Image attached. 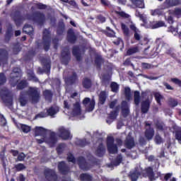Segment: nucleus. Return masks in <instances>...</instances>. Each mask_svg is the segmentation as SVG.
I'll return each mask as SVG.
<instances>
[{
	"instance_id": "f257e3e1",
	"label": "nucleus",
	"mask_w": 181,
	"mask_h": 181,
	"mask_svg": "<svg viewBox=\"0 0 181 181\" xmlns=\"http://www.w3.org/2000/svg\"><path fill=\"white\" fill-rule=\"evenodd\" d=\"M0 98L8 109H11L13 105V98L11 90L7 88H4L0 90Z\"/></svg>"
},
{
	"instance_id": "f03ea898",
	"label": "nucleus",
	"mask_w": 181,
	"mask_h": 181,
	"mask_svg": "<svg viewBox=\"0 0 181 181\" xmlns=\"http://www.w3.org/2000/svg\"><path fill=\"white\" fill-rule=\"evenodd\" d=\"M28 97L31 99L33 103H38L40 100V92L37 88L30 87L27 91Z\"/></svg>"
},
{
	"instance_id": "7ed1b4c3",
	"label": "nucleus",
	"mask_w": 181,
	"mask_h": 181,
	"mask_svg": "<svg viewBox=\"0 0 181 181\" xmlns=\"http://www.w3.org/2000/svg\"><path fill=\"white\" fill-rule=\"evenodd\" d=\"M43 49L45 52H49L51 45V32L49 29H44L42 33Z\"/></svg>"
},
{
	"instance_id": "20e7f679",
	"label": "nucleus",
	"mask_w": 181,
	"mask_h": 181,
	"mask_svg": "<svg viewBox=\"0 0 181 181\" xmlns=\"http://www.w3.org/2000/svg\"><path fill=\"white\" fill-rule=\"evenodd\" d=\"M115 139L113 136H109L107 137V151L110 154H116L118 152L117 144H114Z\"/></svg>"
},
{
	"instance_id": "39448f33",
	"label": "nucleus",
	"mask_w": 181,
	"mask_h": 181,
	"mask_svg": "<svg viewBox=\"0 0 181 181\" xmlns=\"http://www.w3.org/2000/svg\"><path fill=\"white\" fill-rule=\"evenodd\" d=\"M31 18L34 23L40 25H44L46 21L45 15L40 11L34 12L31 16Z\"/></svg>"
},
{
	"instance_id": "423d86ee",
	"label": "nucleus",
	"mask_w": 181,
	"mask_h": 181,
	"mask_svg": "<svg viewBox=\"0 0 181 181\" xmlns=\"http://www.w3.org/2000/svg\"><path fill=\"white\" fill-rule=\"evenodd\" d=\"M59 111V107H58L57 105H53L47 110V113L41 112V114H39L38 115L40 116V117L42 118L47 117V116L53 117L56 115Z\"/></svg>"
},
{
	"instance_id": "0eeeda50",
	"label": "nucleus",
	"mask_w": 181,
	"mask_h": 181,
	"mask_svg": "<svg viewBox=\"0 0 181 181\" xmlns=\"http://www.w3.org/2000/svg\"><path fill=\"white\" fill-rule=\"evenodd\" d=\"M44 175L47 181H57L58 177L54 170L47 168L44 170Z\"/></svg>"
},
{
	"instance_id": "6e6552de",
	"label": "nucleus",
	"mask_w": 181,
	"mask_h": 181,
	"mask_svg": "<svg viewBox=\"0 0 181 181\" xmlns=\"http://www.w3.org/2000/svg\"><path fill=\"white\" fill-rule=\"evenodd\" d=\"M77 164L83 171H88L90 168V164L86 161L83 156L78 157Z\"/></svg>"
},
{
	"instance_id": "1a4fd4ad",
	"label": "nucleus",
	"mask_w": 181,
	"mask_h": 181,
	"mask_svg": "<svg viewBox=\"0 0 181 181\" xmlns=\"http://www.w3.org/2000/svg\"><path fill=\"white\" fill-rule=\"evenodd\" d=\"M163 27H167L165 21H148V25H146V29H158Z\"/></svg>"
},
{
	"instance_id": "9d476101",
	"label": "nucleus",
	"mask_w": 181,
	"mask_h": 181,
	"mask_svg": "<svg viewBox=\"0 0 181 181\" xmlns=\"http://www.w3.org/2000/svg\"><path fill=\"white\" fill-rule=\"evenodd\" d=\"M78 37L75 35L73 28H69L66 31V41L70 44H75L77 42Z\"/></svg>"
},
{
	"instance_id": "9b49d317",
	"label": "nucleus",
	"mask_w": 181,
	"mask_h": 181,
	"mask_svg": "<svg viewBox=\"0 0 181 181\" xmlns=\"http://www.w3.org/2000/svg\"><path fill=\"white\" fill-rule=\"evenodd\" d=\"M58 132H59V137L61 138V139L66 141L71 139L70 137L71 136L70 132L66 128H64V127H61L59 129Z\"/></svg>"
},
{
	"instance_id": "f8f14e48",
	"label": "nucleus",
	"mask_w": 181,
	"mask_h": 181,
	"mask_svg": "<svg viewBox=\"0 0 181 181\" xmlns=\"http://www.w3.org/2000/svg\"><path fill=\"white\" fill-rule=\"evenodd\" d=\"M58 170L60 174L63 175H66L70 171L69 166L64 161L59 162L58 163Z\"/></svg>"
},
{
	"instance_id": "ddd939ff",
	"label": "nucleus",
	"mask_w": 181,
	"mask_h": 181,
	"mask_svg": "<svg viewBox=\"0 0 181 181\" xmlns=\"http://www.w3.org/2000/svg\"><path fill=\"white\" fill-rule=\"evenodd\" d=\"M151 102L149 98H147L145 100H143L141 103V110L142 114H146L148 112L151 107Z\"/></svg>"
},
{
	"instance_id": "4468645a",
	"label": "nucleus",
	"mask_w": 181,
	"mask_h": 181,
	"mask_svg": "<svg viewBox=\"0 0 181 181\" xmlns=\"http://www.w3.org/2000/svg\"><path fill=\"white\" fill-rule=\"evenodd\" d=\"M8 60V52L6 49H0V66L6 64Z\"/></svg>"
},
{
	"instance_id": "2eb2a0df",
	"label": "nucleus",
	"mask_w": 181,
	"mask_h": 181,
	"mask_svg": "<svg viewBox=\"0 0 181 181\" xmlns=\"http://www.w3.org/2000/svg\"><path fill=\"white\" fill-rule=\"evenodd\" d=\"M13 19L15 22L16 26L22 25L24 17L22 16V13L20 11H16L13 13Z\"/></svg>"
},
{
	"instance_id": "dca6fc26",
	"label": "nucleus",
	"mask_w": 181,
	"mask_h": 181,
	"mask_svg": "<svg viewBox=\"0 0 181 181\" xmlns=\"http://www.w3.org/2000/svg\"><path fill=\"white\" fill-rule=\"evenodd\" d=\"M72 55L76 58L77 62L82 60V56L81 54V49L78 45H74L71 49Z\"/></svg>"
},
{
	"instance_id": "f3484780",
	"label": "nucleus",
	"mask_w": 181,
	"mask_h": 181,
	"mask_svg": "<svg viewBox=\"0 0 181 181\" xmlns=\"http://www.w3.org/2000/svg\"><path fill=\"white\" fill-rule=\"evenodd\" d=\"M61 55L62 56V59H61V63L62 64L67 66L71 60V57L70 56V52L69 51H64Z\"/></svg>"
},
{
	"instance_id": "a211bd4d",
	"label": "nucleus",
	"mask_w": 181,
	"mask_h": 181,
	"mask_svg": "<svg viewBox=\"0 0 181 181\" xmlns=\"http://www.w3.org/2000/svg\"><path fill=\"white\" fill-rule=\"evenodd\" d=\"M105 152H106V148L104 144H103L102 143L99 144V145L97 147V149L95 150V155L98 158H103L104 157Z\"/></svg>"
},
{
	"instance_id": "6ab92c4d",
	"label": "nucleus",
	"mask_w": 181,
	"mask_h": 181,
	"mask_svg": "<svg viewBox=\"0 0 181 181\" xmlns=\"http://www.w3.org/2000/svg\"><path fill=\"white\" fill-rule=\"evenodd\" d=\"M119 106H117L115 107V110L114 111H110L109 115L107 116V123L111 124L112 121H110V119H116L117 117L118 116L119 113Z\"/></svg>"
},
{
	"instance_id": "aec40b11",
	"label": "nucleus",
	"mask_w": 181,
	"mask_h": 181,
	"mask_svg": "<svg viewBox=\"0 0 181 181\" xmlns=\"http://www.w3.org/2000/svg\"><path fill=\"white\" fill-rule=\"evenodd\" d=\"M13 36V30L12 25H10L7 30L6 31L5 35H4V42L8 43L12 37Z\"/></svg>"
},
{
	"instance_id": "412c9836",
	"label": "nucleus",
	"mask_w": 181,
	"mask_h": 181,
	"mask_svg": "<svg viewBox=\"0 0 181 181\" xmlns=\"http://www.w3.org/2000/svg\"><path fill=\"white\" fill-rule=\"evenodd\" d=\"M47 130L45 128L42 127L37 126L34 129V136H45L47 134Z\"/></svg>"
},
{
	"instance_id": "4be33fe9",
	"label": "nucleus",
	"mask_w": 181,
	"mask_h": 181,
	"mask_svg": "<svg viewBox=\"0 0 181 181\" xmlns=\"http://www.w3.org/2000/svg\"><path fill=\"white\" fill-rule=\"evenodd\" d=\"M124 147L128 149H132L135 147V142L134 137H128L124 140Z\"/></svg>"
},
{
	"instance_id": "5701e85b",
	"label": "nucleus",
	"mask_w": 181,
	"mask_h": 181,
	"mask_svg": "<svg viewBox=\"0 0 181 181\" xmlns=\"http://www.w3.org/2000/svg\"><path fill=\"white\" fill-rule=\"evenodd\" d=\"M164 5L167 8L179 6L181 5V0H165Z\"/></svg>"
},
{
	"instance_id": "b1692460",
	"label": "nucleus",
	"mask_w": 181,
	"mask_h": 181,
	"mask_svg": "<svg viewBox=\"0 0 181 181\" xmlns=\"http://www.w3.org/2000/svg\"><path fill=\"white\" fill-rule=\"evenodd\" d=\"M121 112H122V115H123L124 118L128 117L129 114V109L127 106V102L126 101L122 102Z\"/></svg>"
},
{
	"instance_id": "393cba45",
	"label": "nucleus",
	"mask_w": 181,
	"mask_h": 181,
	"mask_svg": "<svg viewBox=\"0 0 181 181\" xmlns=\"http://www.w3.org/2000/svg\"><path fill=\"white\" fill-rule=\"evenodd\" d=\"M120 26H121L122 32L123 33V35L124 36V38L127 40H129L130 37V32L128 26L124 23H121Z\"/></svg>"
},
{
	"instance_id": "a878e982",
	"label": "nucleus",
	"mask_w": 181,
	"mask_h": 181,
	"mask_svg": "<svg viewBox=\"0 0 181 181\" xmlns=\"http://www.w3.org/2000/svg\"><path fill=\"white\" fill-rule=\"evenodd\" d=\"M76 146L80 148H85L90 144V141L86 140V139H77L75 142Z\"/></svg>"
},
{
	"instance_id": "bb28decb",
	"label": "nucleus",
	"mask_w": 181,
	"mask_h": 181,
	"mask_svg": "<svg viewBox=\"0 0 181 181\" xmlns=\"http://www.w3.org/2000/svg\"><path fill=\"white\" fill-rule=\"evenodd\" d=\"M66 32V25L63 21L59 22L57 28V33L59 36L62 35Z\"/></svg>"
},
{
	"instance_id": "cd10ccee",
	"label": "nucleus",
	"mask_w": 181,
	"mask_h": 181,
	"mask_svg": "<svg viewBox=\"0 0 181 181\" xmlns=\"http://www.w3.org/2000/svg\"><path fill=\"white\" fill-rule=\"evenodd\" d=\"M155 135V131L153 128L149 127L145 132V137L148 141H151L153 139Z\"/></svg>"
},
{
	"instance_id": "c85d7f7f",
	"label": "nucleus",
	"mask_w": 181,
	"mask_h": 181,
	"mask_svg": "<svg viewBox=\"0 0 181 181\" xmlns=\"http://www.w3.org/2000/svg\"><path fill=\"white\" fill-rule=\"evenodd\" d=\"M82 86L85 89H90L93 86V82L90 78H83Z\"/></svg>"
},
{
	"instance_id": "c756f323",
	"label": "nucleus",
	"mask_w": 181,
	"mask_h": 181,
	"mask_svg": "<svg viewBox=\"0 0 181 181\" xmlns=\"http://www.w3.org/2000/svg\"><path fill=\"white\" fill-rule=\"evenodd\" d=\"M107 100V93L105 90H102L99 94L98 104L104 105Z\"/></svg>"
},
{
	"instance_id": "7c9ffc66",
	"label": "nucleus",
	"mask_w": 181,
	"mask_h": 181,
	"mask_svg": "<svg viewBox=\"0 0 181 181\" xmlns=\"http://www.w3.org/2000/svg\"><path fill=\"white\" fill-rule=\"evenodd\" d=\"M95 63L96 64L97 69H100L102 64L104 63V59L102 58V56L100 54L95 55Z\"/></svg>"
},
{
	"instance_id": "2f4dec72",
	"label": "nucleus",
	"mask_w": 181,
	"mask_h": 181,
	"mask_svg": "<svg viewBox=\"0 0 181 181\" xmlns=\"http://www.w3.org/2000/svg\"><path fill=\"white\" fill-rule=\"evenodd\" d=\"M23 33H26V34L30 35L31 34H33V33H34L33 26H32L31 25H29V24H25L23 27Z\"/></svg>"
},
{
	"instance_id": "473e14b6",
	"label": "nucleus",
	"mask_w": 181,
	"mask_h": 181,
	"mask_svg": "<svg viewBox=\"0 0 181 181\" xmlns=\"http://www.w3.org/2000/svg\"><path fill=\"white\" fill-rule=\"evenodd\" d=\"M81 112H82V110L81 109V105L78 102H76L74 105V109L72 110V113H74V115H81Z\"/></svg>"
},
{
	"instance_id": "72a5a7b5",
	"label": "nucleus",
	"mask_w": 181,
	"mask_h": 181,
	"mask_svg": "<svg viewBox=\"0 0 181 181\" xmlns=\"http://www.w3.org/2000/svg\"><path fill=\"white\" fill-rule=\"evenodd\" d=\"M42 95L46 100L52 101L53 97V93L52 90L46 89L45 90H43Z\"/></svg>"
},
{
	"instance_id": "f704fd0d",
	"label": "nucleus",
	"mask_w": 181,
	"mask_h": 181,
	"mask_svg": "<svg viewBox=\"0 0 181 181\" xmlns=\"http://www.w3.org/2000/svg\"><path fill=\"white\" fill-rule=\"evenodd\" d=\"M77 79V74H76V72H72L71 75L68 78H66V81L69 83V84L74 85Z\"/></svg>"
},
{
	"instance_id": "c9c22d12",
	"label": "nucleus",
	"mask_w": 181,
	"mask_h": 181,
	"mask_svg": "<svg viewBox=\"0 0 181 181\" xmlns=\"http://www.w3.org/2000/svg\"><path fill=\"white\" fill-rule=\"evenodd\" d=\"M19 80H20V76L11 75V78L9 80V83L11 86H13V87L17 86Z\"/></svg>"
},
{
	"instance_id": "e433bc0d",
	"label": "nucleus",
	"mask_w": 181,
	"mask_h": 181,
	"mask_svg": "<svg viewBox=\"0 0 181 181\" xmlns=\"http://www.w3.org/2000/svg\"><path fill=\"white\" fill-rule=\"evenodd\" d=\"M80 181H93V176L88 173H82L79 176Z\"/></svg>"
},
{
	"instance_id": "4c0bfd02",
	"label": "nucleus",
	"mask_w": 181,
	"mask_h": 181,
	"mask_svg": "<svg viewBox=\"0 0 181 181\" xmlns=\"http://www.w3.org/2000/svg\"><path fill=\"white\" fill-rule=\"evenodd\" d=\"M169 14L177 18H181V8H175L173 11H169Z\"/></svg>"
},
{
	"instance_id": "58836bf2",
	"label": "nucleus",
	"mask_w": 181,
	"mask_h": 181,
	"mask_svg": "<svg viewBox=\"0 0 181 181\" xmlns=\"http://www.w3.org/2000/svg\"><path fill=\"white\" fill-rule=\"evenodd\" d=\"M134 5L136 8L144 9L145 8V4L144 0H131Z\"/></svg>"
},
{
	"instance_id": "ea45409f",
	"label": "nucleus",
	"mask_w": 181,
	"mask_h": 181,
	"mask_svg": "<svg viewBox=\"0 0 181 181\" xmlns=\"http://www.w3.org/2000/svg\"><path fill=\"white\" fill-rule=\"evenodd\" d=\"M139 52V47L138 46H134L127 50V55L132 56L134 54Z\"/></svg>"
},
{
	"instance_id": "a19ab883",
	"label": "nucleus",
	"mask_w": 181,
	"mask_h": 181,
	"mask_svg": "<svg viewBox=\"0 0 181 181\" xmlns=\"http://www.w3.org/2000/svg\"><path fill=\"white\" fill-rule=\"evenodd\" d=\"M141 101V97H140V93L138 90L134 91V105L138 107L140 104Z\"/></svg>"
},
{
	"instance_id": "79ce46f5",
	"label": "nucleus",
	"mask_w": 181,
	"mask_h": 181,
	"mask_svg": "<svg viewBox=\"0 0 181 181\" xmlns=\"http://www.w3.org/2000/svg\"><path fill=\"white\" fill-rule=\"evenodd\" d=\"M49 143L53 145L57 143V137L54 132H52L49 136Z\"/></svg>"
},
{
	"instance_id": "37998d69",
	"label": "nucleus",
	"mask_w": 181,
	"mask_h": 181,
	"mask_svg": "<svg viewBox=\"0 0 181 181\" xmlns=\"http://www.w3.org/2000/svg\"><path fill=\"white\" fill-rule=\"evenodd\" d=\"M28 86V81L26 80H21L20 83H17L16 89L22 90Z\"/></svg>"
},
{
	"instance_id": "c03bdc74",
	"label": "nucleus",
	"mask_w": 181,
	"mask_h": 181,
	"mask_svg": "<svg viewBox=\"0 0 181 181\" xmlns=\"http://www.w3.org/2000/svg\"><path fill=\"white\" fill-rule=\"evenodd\" d=\"M43 64V69L44 71H47V73L50 72L51 70V62H47V59L42 61Z\"/></svg>"
},
{
	"instance_id": "a18cd8bd",
	"label": "nucleus",
	"mask_w": 181,
	"mask_h": 181,
	"mask_svg": "<svg viewBox=\"0 0 181 181\" xmlns=\"http://www.w3.org/2000/svg\"><path fill=\"white\" fill-rule=\"evenodd\" d=\"M95 99H92L90 104L86 105V110L88 112H93V110L95 109Z\"/></svg>"
},
{
	"instance_id": "49530a36",
	"label": "nucleus",
	"mask_w": 181,
	"mask_h": 181,
	"mask_svg": "<svg viewBox=\"0 0 181 181\" xmlns=\"http://www.w3.org/2000/svg\"><path fill=\"white\" fill-rule=\"evenodd\" d=\"M146 174H147V177H148V180H150L151 181H153L154 177H155L153 169L151 168H148L146 170Z\"/></svg>"
},
{
	"instance_id": "de8ad7c7",
	"label": "nucleus",
	"mask_w": 181,
	"mask_h": 181,
	"mask_svg": "<svg viewBox=\"0 0 181 181\" xmlns=\"http://www.w3.org/2000/svg\"><path fill=\"white\" fill-rule=\"evenodd\" d=\"M173 17V16L168 13V16H164V19L169 25H173V23H175Z\"/></svg>"
},
{
	"instance_id": "09e8293b",
	"label": "nucleus",
	"mask_w": 181,
	"mask_h": 181,
	"mask_svg": "<svg viewBox=\"0 0 181 181\" xmlns=\"http://www.w3.org/2000/svg\"><path fill=\"white\" fill-rule=\"evenodd\" d=\"M153 141L154 143H156L157 145H160L161 144H163V139L161 137L159 133H157L156 136H154Z\"/></svg>"
},
{
	"instance_id": "8fccbe9b",
	"label": "nucleus",
	"mask_w": 181,
	"mask_h": 181,
	"mask_svg": "<svg viewBox=\"0 0 181 181\" xmlns=\"http://www.w3.org/2000/svg\"><path fill=\"white\" fill-rule=\"evenodd\" d=\"M151 15L153 16H163V11L162 8H156L154 10L151 11Z\"/></svg>"
},
{
	"instance_id": "3c124183",
	"label": "nucleus",
	"mask_w": 181,
	"mask_h": 181,
	"mask_svg": "<svg viewBox=\"0 0 181 181\" xmlns=\"http://www.w3.org/2000/svg\"><path fill=\"white\" fill-rule=\"evenodd\" d=\"M153 97L156 98L158 105H161V100L163 99V96L160 93L156 92L153 93Z\"/></svg>"
},
{
	"instance_id": "603ef678",
	"label": "nucleus",
	"mask_w": 181,
	"mask_h": 181,
	"mask_svg": "<svg viewBox=\"0 0 181 181\" xmlns=\"http://www.w3.org/2000/svg\"><path fill=\"white\" fill-rule=\"evenodd\" d=\"M28 77L30 81H34L35 83L39 82V78L36 77L35 74L32 71L28 74Z\"/></svg>"
},
{
	"instance_id": "864d4df0",
	"label": "nucleus",
	"mask_w": 181,
	"mask_h": 181,
	"mask_svg": "<svg viewBox=\"0 0 181 181\" xmlns=\"http://www.w3.org/2000/svg\"><path fill=\"white\" fill-rule=\"evenodd\" d=\"M122 155L118 154V156H116L115 159L113 160V165L115 166H118L122 162Z\"/></svg>"
},
{
	"instance_id": "5fc2aeb1",
	"label": "nucleus",
	"mask_w": 181,
	"mask_h": 181,
	"mask_svg": "<svg viewBox=\"0 0 181 181\" xmlns=\"http://www.w3.org/2000/svg\"><path fill=\"white\" fill-rule=\"evenodd\" d=\"M168 105L172 107H175L177 105H178V102L175 98H168Z\"/></svg>"
},
{
	"instance_id": "6e6d98bb",
	"label": "nucleus",
	"mask_w": 181,
	"mask_h": 181,
	"mask_svg": "<svg viewBox=\"0 0 181 181\" xmlns=\"http://www.w3.org/2000/svg\"><path fill=\"white\" fill-rule=\"evenodd\" d=\"M110 89L113 93H117L119 91V86L116 82L110 83Z\"/></svg>"
},
{
	"instance_id": "4d7b16f0",
	"label": "nucleus",
	"mask_w": 181,
	"mask_h": 181,
	"mask_svg": "<svg viewBox=\"0 0 181 181\" xmlns=\"http://www.w3.org/2000/svg\"><path fill=\"white\" fill-rule=\"evenodd\" d=\"M139 19L143 22V24H141V26L146 28V26H148L149 25V21H148V18L146 16H144L143 15L141 16H139Z\"/></svg>"
},
{
	"instance_id": "13d9d810",
	"label": "nucleus",
	"mask_w": 181,
	"mask_h": 181,
	"mask_svg": "<svg viewBox=\"0 0 181 181\" xmlns=\"http://www.w3.org/2000/svg\"><path fill=\"white\" fill-rule=\"evenodd\" d=\"M14 168H15L16 172L23 171L26 168L25 165L23 163L16 164Z\"/></svg>"
},
{
	"instance_id": "bf43d9fd",
	"label": "nucleus",
	"mask_w": 181,
	"mask_h": 181,
	"mask_svg": "<svg viewBox=\"0 0 181 181\" xmlns=\"http://www.w3.org/2000/svg\"><path fill=\"white\" fill-rule=\"evenodd\" d=\"M165 124L163 122H157L156 124V129H158L159 131H164L165 130Z\"/></svg>"
},
{
	"instance_id": "052dcab7",
	"label": "nucleus",
	"mask_w": 181,
	"mask_h": 181,
	"mask_svg": "<svg viewBox=\"0 0 181 181\" xmlns=\"http://www.w3.org/2000/svg\"><path fill=\"white\" fill-rule=\"evenodd\" d=\"M124 95L127 99H129L130 98H132V90L130 89V88H124Z\"/></svg>"
},
{
	"instance_id": "680f3d73",
	"label": "nucleus",
	"mask_w": 181,
	"mask_h": 181,
	"mask_svg": "<svg viewBox=\"0 0 181 181\" xmlns=\"http://www.w3.org/2000/svg\"><path fill=\"white\" fill-rule=\"evenodd\" d=\"M11 76H14L16 77H20L21 76V69L18 67H15L13 69V72L11 73Z\"/></svg>"
},
{
	"instance_id": "e2e57ef3",
	"label": "nucleus",
	"mask_w": 181,
	"mask_h": 181,
	"mask_svg": "<svg viewBox=\"0 0 181 181\" xmlns=\"http://www.w3.org/2000/svg\"><path fill=\"white\" fill-rule=\"evenodd\" d=\"M31 127L25 124H21V130L25 134H28L30 132Z\"/></svg>"
},
{
	"instance_id": "0e129e2a",
	"label": "nucleus",
	"mask_w": 181,
	"mask_h": 181,
	"mask_svg": "<svg viewBox=\"0 0 181 181\" xmlns=\"http://www.w3.org/2000/svg\"><path fill=\"white\" fill-rule=\"evenodd\" d=\"M6 83V76L5 74L0 73V86H3Z\"/></svg>"
},
{
	"instance_id": "69168bd1",
	"label": "nucleus",
	"mask_w": 181,
	"mask_h": 181,
	"mask_svg": "<svg viewBox=\"0 0 181 181\" xmlns=\"http://www.w3.org/2000/svg\"><path fill=\"white\" fill-rule=\"evenodd\" d=\"M139 175H140V173L137 171H135L133 173H132L131 174L132 181H137Z\"/></svg>"
},
{
	"instance_id": "338daca9",
	"label": "nucleus",
	"mask_w": 181,
	"mask_h": 181,
	"mask_svg": "<svg viewBox=\"0 0 181 181\" xmlns=\"http://www.w3.org/2000/svg\"><path fill=\"white\" fill-rule=\"evenodd\" d=\"M175 139L178 141L179 144H181V129H177L175 132Z\"/></svg>"
},
{
	"instance_id": "774afa93",
	"label": "nucleus",
	"mask_w": 181,
	"mask_h": 181,
	"mask_svg": "<svg viewBox=\"0 0 181 181\" xmlns=\"http://www.w3.org/2000/svg\"><path fill=\"white\" fill-rule=\"evenodd\" d=\"M170 81H172L175 86L181 88V81L178 78H170Z\"/></svg>"
}]
</instances>
